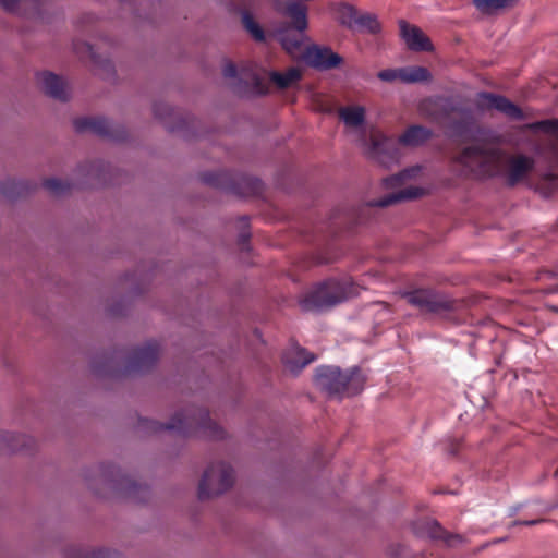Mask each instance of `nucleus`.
<instances>
[{
    "label": "nucleus",
    "instance_id": "nucleus-40",
    "mask_svg": "<svg viewBox=\"0 0 558 558\" xmlns=\"http://www.w3.org/2000/svg\"><path fill=\"white\" fill-rule=\"evenodd\" d=\"M128 305H129V300L128 301L123 300L120 302H110L107 305V313H108V315H110L112 317L124 316L128 312Z\"/></svg>",
    "mask_w": 558,
    "mask_h": 558
},
{
    "label": "nucleus",
    "instance_id": "nucleus-17",
    "mask_svg": "<svg viewBox=\"0 0 558 558\" xmlns=\"http://www.w3.org/2000/svg\"><path fill=\"white\" fill-rule=\"evenodd\" d=\"M74 51L81 58H89L95 72L100 75L104 80L114 81L116 70L114 65L108 58H102L97 54L94 50V47L86 41H75L74 43Z\"/></svg>",
    "mask_w": 558,
    "mask_h": 558
},
{
    "label": "nucleus",
    "instance_id": "nucleus-22",
    "mask_svg": "<svg viewBox=\"0 0 558 558\" xmlns=\"http://www.w3.org/2000/svg\"><path fill=\"white\" fill-rule=\"evenodd\" d=\"M36 189L37 184L28 180L7 179L0 181V196L10 201L24 197Z\"/></svg>",
    "mask_w": 558,
    "mask_h": 558
},
{
    "label": "nucleus",
    "instance_id": "nucleus-9",
    "mask_svg": "<svg viewBox=\"0 0 558 558\" xmlns=\"http://www.w3.org/2000/svg\"><path fill=\"white\" fill-rule=\"evenodd\" d=\"M201 181L211 187L240 196L258 195L263 192V182L248 175H233L227 171L203 172Z\"/></svg>",
    "mask_w": 558,
    "mask_h": 558
},
{
    "label": "nucleus",
    "instance_id": "nucleus-36",
    "mask_svg": "<svg viewBox=\"0 0 558 558\" xmlns=\"http://www.w3.org/2000/svg\"><path fill=\"white\" fill-rule=\"evenodd\" d=\"M243 27L252 35L256 41H265V33L259 24L254 20L253 15L245 11L242 14Z\"/></svg>",
    "mask_w": 558,
    "mask_h": 558
},
{
    "label": "nucleus",
    "instance_id": "nucleus-29",
    "mask_svg": "<svg viewBox=\"0 0 558 558\" xmlns=\"http://www.w3.org/2000/svg\"><path fill=\"white\" fill-rule=\"evenodd\" d=\"M389 138L380 131H372L367 143V154L372 158L388 153Z\"/></svg>",
    "mask_w": 558,
    "mask_h": 558
},
{
    "label": "nucleus",
    "instance_id": "nucleus-35",
    "mask_svg": "<svg viewBox=\"0 0 558 558\" xmlns=\"http://www.w3.org/2000/svg\"><path fill=\"white\" fill-rule=\"evenodd\" d=\"M146 286V277H137L136 274L125 275L123 280V289L129 290L130 295H140L144 293Z\"/></svg>",
    "mask_w": 558,
    "mask_h": 558
},
{
    "label": "nucleus",
    "instance_id": "nucleus-30",
    "mask_svg": "<svg viewBox=\"0 0 558 558\" xmlns=\"http://www.w3.org/2000/svg\"><path fill=\"white\" fill-rule=\"evenodd\" d=\"M475 8L483 14H494L504 9H511L517 0H473Z\"/></svg>",
    "mask_w": 558,
    "mask_h": 558
},
{
    "label": "nucleus",
    "instance_id": "nucleus-19",
    "mask_svg": "<svg viewBox=\"0 0 558 558\" xmlns=\"http://www.w3.org/2000/svg\"><path fill=\"white\" fill-rule=\"evenodd\" d=\"M36 448L37 442L32 436L0 430V450L32 453Z\"/></svg>",
    "mask_w": 558,
    "mask_h": 558
},
{
    "label": "nucleus",
    "instance_id": "nucleus-2",
    "mask_svg": "<svg viewBox=\"0 0 558 558\" xmlns=\"http://www.w3.org/2000/svg\"><path fill=\"white\" fill-rule=\"evenodd\" d=\"M162 432H172L183 437L199 435L209 439H223L226 432L214 420L205 408L187 405L178 410L168 423L155 420L140 418L136 433L140 436H149Z\"/></svg>",
    "mask_w": 558,
    "mask_h": 558
},
{
    "label": "nucleus",
    "instance_id": "nucleus-50",
    "mask_svg": "<svg viewBox=\"0 0 558 558\" xmlns=\"http://www.w3.org/2000/svg\"><path fill=\"white\" fill-rule=\"evenodd\" d=\"M555 476H558V469H557V470H556V472H555Z\"/></svg>",
    "mask_w": 558,
    "mask_h": 558
},
{
    "label": "nucleus",
    "instance_id": "nucleus-32",
    "mask_svg": "<svg viewBox=\"0 0 558 558\" xmlns=\"http://www.w3.org/2000/svg\"><path fill=\"white\" fill-rule=\"evenodd\" d=\"M359 10L349 3H340L336 11L338 23L351 31H355V20Z\"/></svg>",
    "mask_w": 558,
    "mask_h": 558
},
{
    "label": "nucleus",
    "instance_id": "nucleus-13",
    "mask_svg": "<svg viewBox=\"0 0 558 558\" xmlns=\"http://www.w3.org/2000/svg\"><path fill=\"white\" fill-rule=\"evenodd\" d=\"M413 532L418 537H428L436 542H442L446 547H456L464 543V537L445 530L438 521L422 519L413 524Z\"/></svg>",
    "mask_w": 558,
    "mask_h": 558
},
{
    "label": "nucleus",
    "instance_id": "nucleus-38",
    "mask_svg": "<svg viewBox=\"0 0 558 558\" xmlns=\"http://www.w3.org/2000/svg\"><path fill=\"white\" fill-rule=\"evenodd\" d=\"M541 280L554 281L557 279V282H550L547 287L539 290L543 294L558 293V274L550 270H545L539 276Z\"/></svg>",
    "mask_w": 558,
    "mask_h": 558
},
{
    "label": "nucleus",
    "instance_id": "nucleus-15",
    "mask_svg": "<svg viewBox=\"0 0 558 558\" xmlns=\"http://www.w3.org/2000/svg\"><path fill=\"white\" fill-rule=\"evenodd\" d=\"M304 61L312 68L319 71H328L339 68L343 58L333 52L330 47L311 45L303 52Z\"/></svg>",
    "mask_w": 558,
    "mask_h": 558
},
{
    "label": "nucleus",
    "instance_id": "nucleus-45",
    "mask_svg": "<svg viewBox=\"0 0 558 558\" xmlns=\"http://www.w3.org/2000/svg\"><path fill=\"white\" fill-rule=\"evenodd\" d=\"M404 549L405 548L403 545L396 544V545L390 546L389 554H390L391 558H401L403 556Z\"/></svg>",
    "mask_w": 558,
    "mask_h": 558
},
{
    "label": "nucleus",
    "instance_id": "nucleus-44",
    "mask_svg": "<svg viewBox=\"0 0 558 558\" xmlns=\"http://www.w3.org/2000/svg\"><path fill=\"white\" fill-rule=\"evenodd\" d=\"M461 448H462V439H458V438L448 439L447 452L450 456L456 457Z\"/></svg>",
    "mask_w": 558,
    "mask_h": 558
},
{
    "label": "nucleus",
    "instance_id": "nucleus-16",
    "mask_svg": "<svg viewBox=\"0 0 558 558\" xmlns=\"http://www.w3.org/2000/svg\"><path fill=\"white\" fill-rule=\"evenodd\" d=\"M37 82L45 95L61 102L70 100L71 92L62 76L49 71H44L37 73Z\"/></svg>",
    "mask_w": 558,
    "mask_h": 558
},
{
    "label": "nucleus",
    "instance_id": "nucleus-28",
    "mask_svg": "<svg viewBox=\"0 0 558 558\" xmlns=\"http://www.w3.org/2000/svg\"><path fill=\"white\" fill-rule=\"evenodd\" d=\"M338 114L350 128H360L365 121V109L360 106L341 107Z\"/></svg>",
    "mask_w": 558,
    "mask_h": 558
},
{
    "label": "nucleus",
    "instance_id": "nucleus-37",
    "mask_svg": "<svg viewBox=\"0 0 558 558\" xmlns=\"http://www.w3.org/2000/svg\"><path fill=\"white\" fill-rule=\"evenodd\" d=\"M94 551V547L69 545L63 549V558H93Z\"/></svg>",
    "mask_w": 558,
    "mask_h": 558
},
{
    "label": "nucleus",
    "instance_id": "nucleus-23",
    "mask_svg": "<svg viewBox=\"0 0 558 558\" xmlns=\"http://www.w3.org/2000/svg\"><path fill=\"white\" fill-rule=\"evenodd\" d=\"M425 192L423 189L416 186H409L400 191L392 192L384 197H380L379 199L373 201L369 203V205L385 208L404 201L416 199L423 196Z\"/></svg>",
    "mask_w": 558,
    "mask_h": 558
},
{
    "label": "nucleus",
    "instance_id": "nucleus-49",
    "mask_svg": "<svg viewBox=\"0 0 558 558\" xmlns=\"http://www.w3.org/2000/svg\"><path fill=\"white\" fill-rule=\"evenodd\" d=\"M548 308L555 313H558V307L555 305H549Z\"/></svg>",
    "mask_w": 558,
    "mask_h": 558
},
{
    "label": "nucleus",
    "instance_id": "nucleus-20",
    "mask_svg": "<svg viewBox=\"0 0 558 558\" xmlns=\"http://www.w3.org/2000/svg\"><path fill=\"white\" fill-rule=\"evenodd\" d=\"M280 11L284 16L290 19V23L284 27L292 28L299 33H304L308 26L306 5L300 2L290 1L287 2Z\"/></svg>",
    "mask_w": 558,
    "mask_h": 558
},
{
    "label": "nucleus",
    "instance_id": "nucleus-4",
    "mask_svg": "<svg viewBox=\"0 0 558 558\" xmlns=\"http://www.w3.org/2000/svg\"><path fill=\"white\" fill-rule=\"evenodd\" d=\"M159 356V344L149 341L131 351L116 349L96 355L92 361V371L98 377L112 378L144 374L157 364Z\"/></svg>",
    "mask_w": 558,
    "mask_h": 558
},
{
    "label": "nucleus",
    "instance_id": "nucleus-14",
    "mask_svg": "<svg viewBox=\"0 0 558 558\" xmlns=\"http://www.w3.org/2000/svg\"><path fill=\"white\" fill-rule=\"evenodd\" d=\"M476 107L481 110L496 109L512 120H523L522 109L502 95L481 92L476 96Z\"/></svg>",
    "mask_w": 558,
    "mask_h": 558
},
{
    "label": "nucleus",
    "instance_id": "nucleus-10",
    "mask_svg": "<svg viewBox=\"0 0 558 558\" xmlns=\"http://www.w3.org/2000/svg\"><path fill=\"white\" fill-rule=\"evenodd\" d=\"M233 483L234 471L229 464L211 463L199 481L198 498L204 500L223 494L232 487Z\"/></svg>",
    "mask_w": 558,
    "mask_h": 558
},
{
    "label": "nucleus",
    "instance_id": "nucleus-43",
    "mask_svg": "<svg viewBox=\"0 0 558 558\" xmlns=\"http://www.w3.org/2000/svg\"><path fill=\"white\" fill-rule=\"evenodd\" d=\"M93 558H124L119 551L108 548H95Z\"/></svg>",
    "mask_w": 558,
    "mask_h": 558
},
{
    "label": "nucleus",
    "instance_id": "nucleus-5",
    "mask_svg": "<svg viewBox=\"0 0 558 558\" xmlns=\"http://www.w3.org/2000/svg\"><path fill=\"white\" fill-rule=\"evenodd\" d=\"M83 478L88 489L99 497H122L136 504H144L150 498L147 485L123 474L112 463H101L85 470Z\"/></svg>",
    "mask_w": 558,
    "mask_h": 558
},
{
    "label": "nucleus",
    "instance_id": "nucleus-48",
    "mask_svg": "<svg viewBox=\"0 0 558 558\" xmlns=\"http://www.w3.org/2000/svg\"><path fill=\"white\" fill-rule=\"evenodd\" d=\"M541 520H533V521H524L523 524L525 525H534L536 523H538Z\"/></svg>",
    "mask_w": 558,
    "mask_h": 558
},
{
    "label": "nucleus",
    "instance_id": "nucleus-33",
    "mask_svg": "<svg viewBox=\"0 0 558 558\" xmlns=\"http://www.w3.org/2000/svg\"><path fill=\"white\" fill-rule=\"evenodd\" d=\"M432 74L427 68L411 66L401 69V81L404 83L428 82Z\"/></svg>",
    "mask_w": 558,
    "mask_h": 558
},
{
    "label": "nucleus",
    "instance_id": "nucleus-31",
    "mask_svg": "<svg viewBox=\"0 0 558 558\" xmlns=\"http://www.w3.org/2000/svg\"><path fill=\"white\" fill-rule=\"evenodd\" d=\"M43 186L52 196L61 197L70 194L74 187L73 182L66 179L49 178L44 180Z\"/></svg>",
    "mask_w": 558,
    "mask_h": 558
},
{
    "label": "nucleus",
    "instance_id": "nucleus-8",
    "mask_svg": "<svg viewBox=\"0 0 558 558\" xmlns=\"http://www.w3.org/2000/svg\"><path fill=\"white\" fill-rule=\"evenodd\" d=\"M402 298L412 306L418 308L422 314L442 315L460 311L471 301L465 299H451L442 291L421 288L404 292Z\"/></svg>",
    "mask_w": 558,
    "mask_h": 558
},
{
    "label": "nucleus",
    "instance_id": "nucleus-11",
    "mask_svg": "<svg viewBox=\"0 0 558 558\" xmlns=\"http://www.w3.org/2000/svg\"><path fill=\"white\" fill-rule=\"evenodd\" d=\"M155 118L171 133H180L184 138H192L196 135V123L194 117L179 110H174L166 102H155L153 106Z\"/></svg>",
    "mask_w": 558,
    "mask_h": 558
},
{
    "label": "nucleus",
    "instance_id": "nucleus-7",
    "mask_svg": "<svg viewBox=\"0 0 558 558\" xmlns=\"http://www.w3.org/2000/svg\"><path fill=\"white\" fill-rule=\"evenodd\" d=\"M359 295V287L350 279H327L314 286L300 301L303 311L322 312Z\"/></svg>",
    "mask_w": 558,
    "mask_h": 558
},
{
    "label": "nucleus",
    "instance_id": "nucleus-26",
    "mask_svg": "<svg viewBox=\"0 0 558 558\" xmlns=\"http://www.w3.org/2000/svg\"><path fill=\"white\" fill-rule=\"evenodd\" d=\"M1 8L10 13L36 14L39 13V0H0Z\"/></svg>",
    "mask_w": 558,
    "mask_h": 558
},
{
    "label": "nucleus",
    "instance_id": "nucleus-6",
    "mask_svg": "<svg viewBox=\"0 0 558 558\" xmlns=\"http://www.w3.org/2000/svg\"><path fill=\"white\" fill-rule=\"evenodd\" d=\"M367 380L363 371L355 366L344 373L338 366H320L314 376L315 386L329 398L359 395Z\"/></svg>",
    "mask_w": 558,
    "mask_h": 558
},
{
    "label": "nucleus",
    "instance_id": "nucleus-34",
    "mask_svg": "<svg viewBox=\"0 0 558 558\" xmlns=\"http://www.w3.org/2000/svg\"><path fill=\"white\" fill-rule=\"evenodd\" d=\"M355 31H367L371 34L380 32V23L375 14L357 12L355 20Z\"/></svg>",
    "mask_w": 558,
    "mask_h": 558
},
{
    "label": "nucleus",
    "instance_id": "nucleus-25",
    "mask_svg": "<svg viewBox=\"0 0 558 558\" xmlns=\"http://www.w3.org/2000/svg\"><path fill=\"white\" fill-rule=\"evenodd\" d=\"M434 132L424 125H411L400 136L399 142L404 146L416 147L433 138Z\"/></svg>",
    "mask_w": 558,
    "mask_h": 558
},
{
    "label": "nucleus",
    "instance_id": "nucleus-41",
    "mask_svg": "<svg viewBox=\"0 0 558 558\" xmlns=\"http://www.w3.org/2000/svg\"><path fill=\"white\" fill-rule=\"evenodd\" d=\"M409 178H411L410 171L404 170L400 173L385 178L383 180V182L386 187H397V186L401 185Z\"/></svg>",
    "mask_w": 558,
    "mask_h": 558
},
{
    "label": "nucleus",
    "instance_id": "nucleus-42",
    "mask_svg": "<svg viewBox=\"0 0 558 558\" xmlns=\"http://www.w3.org/2000/svg\"><path fill=\"white\" fill-rule=\"evenodd\" d=\"M377 77L380 81H384V82H393L397 78L401 80V69H398V70H393V69L381 70L380 72H378Z\"/></svg>",
    "mask_w": 558,
    "mask_h": 558
},
{
    "label": "nucleus",
    "instance_id": "nucleus-3",
    "mask_svg": "<svg viewBox=\"0 0 558 558\" xmlns=\"http://www.w3.org/2000/svg\"><path fill=\"white\" fill-rule=\"evenodd\" d=\"M222 74L230 80L231 89L240 96H264L269 92L266 77L279 89H286L296 84L302 78V71L299 68H289L287 72H266L256 64L246 62L236 66L232 61H227Z\"/></svg>",
    "mask_w": 558,
    "mask_h": 558
},
{
    "label": "nucleus",
    "instance_id": "nucleus-47",
    "mask_svg": "<svg viewBox=\"0 0 558 558\" xmlns=\"http://www.w3.org/2000/svg\"><path fill=\"white\" fill-rule=\"evenodd\" d=\"M114 1L122 4V7H128L129 10L134 9L133 0H114Z\"/></svg>",
    "mask_w": 558,
    "mask_h": 558
},
{
    "label": "nucleus",
    "instance_id": "nucleus-39",
    "mask_svg": "<svg viewBox=\"0 0 558 558\" xmlns=\"http://www.w3.org/2000/svg\"><path fill=\"white\" fill-rule=\"evenodd\" d=\"M240 222L242 223V230L239 235V245L241 246L242 251H247L250 248L248 242L251 239V233L248 231V227H250L248 217H246V216L241 217Z\"/></svg>",
    "mask_w": 558,
    "mask_h": 558
},
{
    "label": "nucleus",
    "instance_id": "nucleus-21",
    "mask_svg": "<svg viewBox=\"0 0 558 558\" xmlns=\"http://www.w3.org/2000/svg\"><path fill=\"white\" fill-rule=\"evenodd\" d=\"M314 360L315 354L307 352L304 348L295 343L292 344L282 356L286 367L294 374H298Z\"/></svg>",
    "mask_w": 558,
    "mask_h": 558
},
{
    "label": "nucleus",
    "instance_id": "nucleus-18",
    "mask_svg": "<svg viewBox=\"0 0 558 558\" xmlns=\"http://www.w3.org/2000/svg\"><path fill=\"white\" fill-rule=\"evenodd\" d=\"M400 26V35L405 41L408 48L412 51H433L434 46L430 41L429 37L424 34V32L415 26L411 25L404 20L399 21Z\"/></svg>",
    "mask_w": 558,
    "mask_h": 558
},
{
    "label": "nucleus",
    "instance_id": "nucleus-24",
    "mask_svg": "<svg viewBox=\"0 0 558 558\" xmlns=\"http://www.w3.org/2000/svg\"><path fill=\"white\" fill-rule=\"evenodd\" d=\"M80 171L87 178V182L107 184L111 182L110 166L101 160L90 161L80 167Z\"/></svg>",
    "mask_w": 558,
    "mask_h": 558
},
{
    "label": "nucleus",
    "instance_id": "nucleus-46",
    "mask_svg": "<svg viewBox=\"0 0 558 558\" xmlns=\"http://www.w3.org/2000/svg\"><path fill=\"white\" fill-rule=\"evenodd\" d=\"M96 20L95 15L92 14V13H84L80 16L78 19V23L82 24V25H85V24H92L94 23Z\"/></svg>",
    "mask_w": 558,
    "mask_h": 558
},
{
    "label": "nucleus",
    "instance_id": "nucleus-1",
    "mask_svg": "<svg viewBox=\"0 0 558 558\" xmlns=\"http://www.w3.org/2000/svg\"><path fill=\"white\" fill-rule=\"evenodd\" d=\"M420 113L445 130V133L461 142H475L464 147L456 161L482 175H500L507 166L506 182L515 186L534 169V159L519 154L508 157L496 144L477 141L486 134L473 110L462 106L453 97H429L420 102Z\"/></svg>",
    "mask_w": 558,
    "mask_h": 558
},
{
    "label": "nucleus",
    "instance_id": "nucleus-12",
    "mask_svg": "<svg viewBox=\"0 0 558 558\" xmlns=\"http://www.w3.org/2000/svg\"><path fill=\"white\" fill-rule=\"evenodd\" d=\"M73 124L77 133L90 132L114 142H125L129 138L124 126L113 124L104 117L78 118L74 120Z\"/></svg>",
    "mask_w": 558,
    "mask_h": 558
},
{
    "label": "nucleus",
    "instance_id": "nucleus-27",
    "mask_svg": "<svg viewBox=\"0 0 558 558\" xmlns=\"http://www.w3.org/2000/svg\"><path fill=\"white\" fill-rule=\"evenodd\" d=\"M291 28L282 27L278 31V38L282 48L291 56L296 54L302 46L303 33H291Z\"/></svg>",
    "mask_w": 558,
    "mask_h": 558
}]
</instances>
